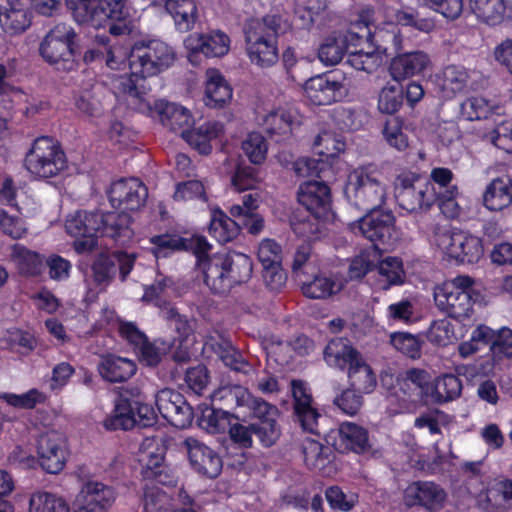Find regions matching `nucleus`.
I'll return each mask as SVG.
<instances>
[{
    "mask_svg": "<svg viewBox=\"0 0 512 512\" xmlns=\"http://www.w3.org/2000/svg\"><path fill=\"white\" fill-rule=\"evenodd\" d=\"M135 422L134 411L129 401L118 398L112 414L104 421V427L108 430H128L134 426Z\"/></svg>",
    "mask_w": 512,
    "mask_h": 512,
    "instance_id": "45",
    "label": "nucleus"
},
{
    "mask_svg": "<svg viewBox=\"0 0 512 512\" xmlns=\"http://www.w3.org/2000/svg\"><path fill=\"white\" fill-rule=\"evenodd\" d=\"M98 46L105 49L104 62L111 70H121L126 67L127 60H130L131 49L129 46L111 40L104 35H98L95 38Z\"/></svg>",
    "mask_w": 512,
    "mask_h": 512,
    "instance_id": "38",
    "label": "nucleus"
},
{
    "mask_svg": "<svg viewBox=\"0 0 512 512\" xmlns=\"http://www.w3.org/2000/svg\"><path fill=\"white\" fill-rule=\"evenodd\" d=\"M25 167L33 176L46 179L60 174L67 167V160L56 141L40 137L26 154Z\"/></svg>",
    "mask_w": 512,
    "mask_h": 512,
    "instance_id": "8",
    "label": "nucleus"
},
{
    "mask_svg": "<svg viewBox=\"0 0 512 512\" xmlns=\"http://www.w3.org/2000/svg\"><path fill=\"white\" fill-rule=\"evenodd\" d=\"M293 119L291 111L276 108L265 115L263 125L269 134L286 137L292 132Z\"/></svg>",
    "mask_w": 512,
    "mask_h": 512,
    "instance_id": "46",
    "label": "nucleus"
},
{
    "mask_svg": "<svg viewBox=\"0 0 512 512\" xmlns=\"http://www.w3.org/2000/svg\"><path fill=\"white\" fill-rule=\"evenodd\" d=\"M298 201L315 218H324L330 211L329 187L319 181H307L300 185Z\"/></svg>",
    "mask_w": 512,
    "mask_h": 512,
    "instance_id": "21",
    "label": "nucleus"
},
{
    "mask_svg": "<svg viewBox=\"0 0 512 512\" xmlns=\"http://www.w3.org/2000/svg\"><path fill=\"white\" fill-rule=\"evenodd\" d=\"M434 243L446 256L459 263L477 262L483 254L481 240L464 232H439L434 236Z\"/></svg>",
    "mask_w": 512,
    "mask_h": 512,
    "instance_id": "11",
    "label": "nucleus"
},
{
    "mask_svg": "<svg viewBox=\"0 0 512 512\" xmlns=\"http://www.w3.org/2000/svg\"><path fill=\"white\" fill-rule=\"evenodd\" d=\"M385 18L395 25L410 26L419 31L429 32L434 28V22L427 18H419L411 9L396 10L387 8Z\"/></svg>",
    "mask_w": 512,
    "mask_h": 512,
    "instance_id": "47",
    "label": "nucleus"
},
{
    "mask_svg": "<svg viewBox=\"0 0 512 512\" xmlns=\"http://www.w3.org/2000/svg\"><path fill=\"white\" fill-rule=\"evenodd\" d=\"M315 152L326 160L338 156L345 149V142L336 133L325 131L319 134L314 141Z\"/></svg>",
    "mask_w": 512,
    "mask_h": 512,
    "instance_id": "49",
    "label": "nucleus"
},
{
    "mask_svg": "<svg viewBox=\"0 0 512 512\" xmlns=\"http://www.w3.org/2000/svg\"><path fill=\"white\" fill-rule=\"evenodd\" d=\"M294 398V412L303 430L318 433V419L320 414L312 405V397L302 381L294 380L291 383Z\"/></svg>",
    "mask_w": 512,
    "mask_h": 512,
    "instance_id": "22",
    "label": "nucleus"
},
{
    "mask_svg": "<svg viewBox=\"0 0 512 512\" xmlns=\"http://www.w3.org/2000/svg\"><path fill=\"white\" fill-rule=\"evenodd\" d=\"M379 285L382 289H389L393 285H400L404 282L405 271L403 262L398 257H386L381 260L377 267Z\"/></svg>",
    "mask_w": 512,
    "mask_h": 512,
    "instance_id": "41",
    "label": "nucleus"
},
{
    "mask_svg": "<svg viewBox=\"0 0 512 512\" xmlns=\"http://www.w3.org/2000/svg\"><path fill=\"white\" fill-rule=\"evenodd\" d=\"M342 84L324 75L310 78L304 85L306 97L312 104L329 105L341 97Z\"/></svg>",
    "mask_w": 512,
    "mask_h": 512,
    "instance_id": "25",
    "label": "nucleus"
},
{
    "mask_svg": "<svg viewBox=\"0 0 512 512\" xmlns=\"http://www.w3.org/2000/svg\"><path fill=\"white\" fill-rule=\"evenodd\" d=\"M431 400L436 403H444L458 398L462 391L461 380L453 374H444L435 380L431 386Z\"/></svg>",
    "mask_w": 512,
    "mask_h": 512,
    "instance_id": "42",
    "label": "nucleus"
},
{
    "mask_svg": "<svg viewBox=\"0 0 512 512\" xmlns=\"http://www.w3.org/2000/svg\"><path fill=\"white\" fill-rule=\"evenodd\" d=\"M73 18L80 24H89L94 28L106 26V14L102 0H66Z\"/></svg>",
    "mask_w": 512,
    "mask_h": 512,
    "instance_id": "26",
    "label": "nucleus"
},
{
    "mask_svg": "<svg viewBox=\"0 0 512 512\" xmlns=\"http://www.w3.org/2000/svg\"><path fill=\"white\" fill-rule=\"evenodd\" d=\"M386 27L376 28L372 33V43L382 55L389 50L398 51L402 48V37L399 28L386 19Z\"/></svg>",
    "mask_w": 512,
    "mask_h": 512,
    "instance_id": "44",
    "label": "nucleus"
},
{
    "mask_svg": "<svg viewBox=\"0 0 512 512\" xmlns=\"http://www.w3.org/2000/svg\"><path fill=\"white\" fill-rule=\"evenodd\" d=\"M223 124L220 122H207L193 130H183L182 138L201 154L211 151L210 141L223 133Z\"/></svg>",
    "mask_w": 512,
    "mask_h": 512,
    "instance_id": "33",
    "label": "nucleus"
},
{
    "mask_svg": "<svg viewBox=\"0 0 512 512\" xmlns=\"http://www.w3.org/2000/svg\"><path fill=\"white\" fill-rule=\"evenodd\" d=\"M447 494L431 481L413 482L405 489L403 503L406 507L421 506L429 512H438L444 507Z\"/></svg>",
    "mask_w": 512,
    "mask_h": 512,
    "instance_id": "15",
    "label": "nucleus"
},
{
    "mask_svg": "<svg viewBox=\"0 0 512 512\" xmlns=\"http://www.w3.org/2000/svg\"><path fill=\"white\" fill-rule=\"evenodd\" d=\"M337 445L339 449L363 453L368 450L367 431L352 422H344L338 430Z\"/></svg>",
    "mask_w": 512,
    "mask_h": 512,
    "instance_id": "34",
    "label": "nucleus"
},
{
    "mask_svg": "<svg viewBox=\"0 0 512 512\" xmlns=\"http://www.w3.org/2000/svg\"><path fill=\"white\" fill-rule=\"evenodd\" d=\"M358 360L348 369L350 386L358 392L371 393L377 385L376 376L362 356Z\"/></svg>",
    "mask_w": 512,
    "mask_h": 512,
    "instance_id": "39",
    "label": "nucleus"
},
{
    "mask_svg": "<svg viewBox=\"0 0 512 512\" xmlns=\"http://www.w3.org/2000/svg\"><path fill=\"white\" fill-rule=\"evenodd\" d=\"M475 280L468 275H459L434 289L436 306L449 317L465 319L473 311Z\"/></svg>",
    "mask_w": 512,
    "mask_h": 512,
    "instance_id": "6",
    "label": "nucleus"
},
{
    "mask_svg": "<svg viewBox=\"0 0 512 512\" xmlns=\"http://www.w3.org/2000/svg\"><path fill=\"white\" fill-rule=\"evenodd\" d=\"M395 198L408 212L429 209L436 202L434 184L413 173H402L394 181Z\"/></svg>",
    "mask_w": 512,
    "mask_h": 512,
    "instance_id": "9",
    "label": "nucleus"
},
{
    "mask_svg": "<svg viewBox=\"0 0 512 512\" xmlns=\"http://www.w3.org/2000/svg\"><path fill=\"white\" fill-rule=\"evenodd\" d=\"M483 137L494 146L508 151L512 144V120H504L498 123Z\"/></svg>",
    "mask_w": 512,
    "mask_h": 512,
    "instance_id": "64",
    "label": "nucleus"
},
{
    "mask_svg": "<svg viewBox=\"0 0 512 512\" xmlns=\"http://www.w3.org/2000/svg\"><path fill=\"white\" fill-rule=\"evenodd\" d=\"M165 9L178 31L188 32L194 27L198 17L194 0H165Z\"/></svg>",
    "mask_w": 512,
    "mask_h": 512,
    "instance_id": "32",
    "label": "nucleus"
},
{
    "mask_svg": "<svg viewBox=\"0 0 512 512\" xmlns=\"http://www.w3.org/2000/svg\"><path fill=\"white\" fill-rule=\"evenodd\" d=\"M215 353L221 359V361L232 370L242 373H248L250 365L244 359L243 355L234 346L228 342L223 341L216 343L213 346Z\"/></svg>",
    "mask_w": 512,
    "mask_h": 512,
    "instance_id": "53",
    "label": "nucleus"
},
{
    "mask_svg": "<svg viewBox=\"0 0 512 512\" xmlns=\"http://www.w3.org/2000/svg\"><path fill=\"white\" fill-rule=\"evenodd\" d=\"M239 229L240 223L237 219L216 212L211 219L209 233L219 243H227L237 237Z\"/></svg>",
    "mask_w": 512,
    "mask_h": 512,
    "instance_id": "43",
    "label": "nucleus"
},
{
    "mask_svg": "<svg viewBox=\"0 0 512 512\" xmlns=\"http://www.w3.org/2000/svg\"><path fill=\"white\" fill-rule=\"evenodd\" d=\"M155 404L161 416L174 427L190 425L192 409L180 393L164 388L155 395Z\"/></svg>",
    "mask_w": 512,
    "mask_h": 512,
    "instance_id": "16",
    "label": "nucleus"
},
{
    "mask_svg": "<svg viewBox=\"0 0 512 512\" xmlns=\"http://www.w3.org/2000/svg\"><path fill=\"white\" fill-rule=\"evenodd\" d=\"M227 276L231 288L246 282L252 275V262L250 257L243 253L231 252L225 254Z\"/></svg>",
    "mask_w": 512,
    "mask_h": 512,
    "instance_id": "40",
    "label": "nucleus"
},
{
    "mask_svg": "<svg viewBox=\"0 0 512 512\" xmlns=\"http://www.w3.org/2000/svg\"><path fill=\"white\" fill-rule=\"evenodd\" d=\"M232 98V89L217 69L206 71L204 102L210 108H221Z\"/></svg>",
    "mask_w": 512,
    "mask_h": 512,
    "instance_id": "28",
    "label": "nucleus"
},
{
    "mask_svg": "<svg viewBox=\"0 0 512 512\" xmlns=\"http://www.w3.org/2000/svg\"><path fill=\"white\" fill-rule=\"evenodd\" d=\"M345 278L338 273L320 272L311 280L302 281V293L311 299H327L339 293L345 286Z\"/></svg>",
    "mask_w": 512,
    "mask_h": 512,
    "instance_id": "24",
    "label": "nucleus"
},
{
    "mask_svg": "<svg viewBox=\"0 0 512 512\" xmlns=\"http://www.w3.org/2000/svg\"><path fill=\"white\" fill-rule=\"evenodd\" d=\"M512 201V180L509 176L493 179L487 186L483 202L491 211H499L507 207Z\"/></svg>",
    "mask_w": 512,
    "mask_h": 512,
    "instance_id": "31",
    "label": "nucleus"
},
{
    "mask_svg": "<svg viewBox=\"0 0 512 512\" xmlns=\"http://www.w3.org/2000/svg\"><path fill=\"white\" fill-rule=\"evenodd\" d=\"M29 512H69V506L62 497L48 492H38L30 498Z\"/></svg>",
    "mask_w": 512,
    "mask_h": 512,
    "instance_id": "48",
    "label": "nucleus"
},
{
    "mask_svg": "<svg viewBox=\"0 0 512 512\" xmlns=\"http://www.w3.org/2000/svg\"><path fill=\"white\" fill-rule=\"evenodd\" d=\"M248 390L240 385H227L222 386L210 396L212 403H219L223 406L229 407L236 405L241 408L245 399H248Z\"/></svg>",
    "mask_w": 512,
    "mask_h": 512,
    "instance_id": "56",
    "label": "nucleus"
},
{
    "mask_svg": "<svg viewBox=\"0 0 512 512\" xmlns=\"http://www.w3.org/2000/svg\"><path fill=\"white\" fill-rule=\"evenodd\" d=\"M472 10L478 19L491 26L503 23L511 12L504 0H472Z\"/></svg>",
    "mask_w": 512,
    "mask_h": 512,
    "instance_id": "35",
    "label": "nucleus"
},
{
    "mask_svg": "<svg viewBox=\"0 0 512 512\" xmlns=\"http://www.w3.org/2000/svg\"><path fill=\"white\" fill-rule=\"evenodd\" d=\"M175 51L167 43L153 39L134 44L130 52V70L128 76L113 79L115 94L122 98L127 106L143 114H150L153 103L151 88L146 78L168 69L175 61Z\"/></svg>",
    "mask_w": 512,
    "mask_h": 512,
    "instance_id": "1",
    "label": "nucleus"
},
{
    "mask_svg": "<svg viewBox=\"0 0 512 512\" xmlns=\"http://www.w3.org/2000/svg\"><path fill=\"white\" fill-rule=\"evenodd\" d=\"M12 259L19 269L28 275H37L41 272L43 258L40 254L30 251L24 246L14 245L12 247Z\"/></svg>",
    "mask_w": 512,
    "mask_h": 512,
    "instance_id": "51",
    "label": "nucleus"
},
{
    "mask_svg": "<svg viewBox=\"0 0 512 512\" xmlns=\"http://www.w3.org/2000/svg\"><path fill=\"white\" fill-rule=\"evenodd\" d=\"M431 390L430 377L421 369H410L397 380V387L388 396L391 415L414 413L419 404L428 402Z\"/></svg>",
    "mask_w": 512,
    "mask_h": 512,
    "instance_id": "5",
    "label": "nucleus"
},
{
    "mask_svg": "<svg viewBox=\"0 0 512 512\" xmlns=\"http://www.w3.org/2000/svg\"><path fill=\"white\" fill-rule=\"evenodd\" d=\"M8 7L4 11L0 6V25L8 33L16 34L23 32L29 25L26 10L18 0H7Z\"/></svg>",
    "mask_w": 512,
    "mask_h": 512,
    "instance_id": "37",
    "label": "nucleus"
},
{
    "mask_svg": "<svg viewBox=\"0 0 512 512\" xmlns=\"http://www.w3.org/2000/svg\"><path fill=\"white\" fill-rule=\"evenodd\" d=\"M117 498L113 487L96 480L82 484L73 501V512H108Z\"/></svg>",
    "mask_w": 512,
    "mask_h": 512,
    "instance_id": "12",
    "label": "nucleus"
},
{
    "mask_svg": "<svg viewBox=\"0 0 512 512\" xmlns=\"http://www.w3.org/2000/svg\"><path fill=\"white\" fill-rule=\"evenodd\" d=\"M346 62L355 70L373 73L383 63V55L375 47L374 43H368L366 47L350 50Z\"/></svg>",
    "mask_w": 512,
    "mask_h": 512,
    "instance_id": "36",
    "label": "nucleus"
},
{
    "mask_svg": "<svg viewBox=\"0 0 512 512\" xmlns=\"http://www.w3.org/2000/svg\"><path fill=\"white\" fill-rule=\"evenodd\" d=\"M419 6L429 8L449 20L457 19L463 11V0H415Z\"/></svg>",
    "mask_w": 512,
    "mask_h": 512,
    "instance_id": "61",
    "label": "nucleus"
},
{
    "mask_svg": "<svg viewBox=\"0 0 512 512\" xmlns=\"http://www.w3.org/2000/svg\"><path fill=\"white\" fill-rule=\"evenodd\" d=\"M169 345L163 341L149 342L146 340L139 346L135 353L139 361L146 366H156L160 363L163 355L167 353Z\"/></svg>",
    "mask_w": 512,
    "mask_h": 512,
    "instance_id": "60",
    "label": "nucleus"
},
{
    "mask_svg": "<svg viewBox=\"0 0 512 512\" xmlns=\"http://www.w3.org/2000/svg\"><path fill=\"white\" fill-rule=\"evenodd\" d=\"M347 51L345 40L341 35L327 37L318 50V58L325 65H335L341 61Z\"/></svg>",
    "mask_w": 512,
    "mask_h": 512,
    "instance_id": "54",
    "label": "nucleus"
},
{
    "mask_svg": "<svg viewBox=\"0 0 512 512\" xmlns=\"http://www.w3.org/2000/svg\"><path fill=\"white\" fill-rule=\"evenodd\" d=\"M241 148L251 163L262 164L267 156L268 143L261 133L252 132L242 141Z\"/></svg>",
    "mask_w": 512,
    "mask_h": 512,
    "instance_id": "55",
    "label": "nucleus"
},
{
    "mask_svg": "<svg viewBox=\"0 0 512 512\" xmlns=\"http://www.w3.org/2000/svg\"><path fill=\"white\" fill-rule=\"evenodd\" d=\"M165 448L161 438H145L140 446L138 460L143 467V475L155 479L158 483L169 484L163 465Z\"/></svg>",
    "mask_w": 512,
    "mask_h": 512,
    "instance_id": "18",
    "label": "nucleus"
},
{
    "mask_svg": "<svg viewBox=\"0 0 512 512\" xmlns=\"http://www.w3.org/2000/svg\"><path fill=\"white\" fill-rule=\"evenodd\" d=\"M199 425L209 433L225 431L230 425V414L222 408L206 406L201 410Z\"/></svg>",
    "mask_w": 512,
    "mask_h": 512,
    "instance_id": "52",
    "label": "nucleus"
},
{
    "mask_svg": "<svg viewBox=\"0 0 512 512\" xmlns=\"http://www.w3.org/2000/svg\"><path fill=\"white\" fill-rule=\"evenodd\" d=\"M107 194L114 208L135 211L144 206L148 189L138 178H122L110 185Z\"/></svg>",
    "mask_w": 512,
    "mask_h": 512,
    "instance_id": "13",
    "label": "nucleus"
},
{
    "mask_svg": "<svg viewBox=\"0 0 512 512\" xmlns=\"http://www.w3.org/2000/svg\"><path fill=\"white\" fill-rule=\"evenodd\" d=\"M301 450L306 466L309 469H322L328 458L330 449L324 447L319 441L306 437L301 442Z\"/></svg>",
    "mask_w": 512,
    "mask_h": 512,
    "instance_id": "50",
    "label": "nucleus"
},
{
    "mask_svg": "<svg viewBox=\"0 0 512 512\" xmlns=\"http://www.w3.org/2000/svg\"><path fill=\"white\" fill-rule=\"evenodd\" d=\"M290 28L288 19L277 14L247 21L243 32L245 50L251 63L261 68L273 66L278 61L277 35Z\"/></svg>",
    "mask_w": 512,
    "mask_h": 512,
    "instance_id": "3",
    "label": "nucleus"
},
{
    "mask_svg": "<svg viewBox=\"0 0 512 512\" xmlns=\"http://www.w3.org/2000/svg\"><path fill=\"white\" fill-rule=\"evenodd\" d=\"M325 497L329 506L334 510L341 512L351 511L358 503V494L353 491H344L338 486L327 488Z\"/></svg>",
    "mask_w": 512,
    "mask_h": 512,
    "instance_id": "57",
    "label": "nucleus"
},
{
    "mask_svg": "<svg viewBox=\"0 0 512 512\" xmlns=\"http://www.w3.org/2000/svg\"><path fill=\"white\" fill-rule=\"evenodd\" d=\"M131 217L125 212H87L78 211L70 214L65 222L69 235L77 238L75 247L78 251L91 250L96 246V236L110 238L119 245L131 241L133 230Z\"/></svg>",
    "mask_w": 512,
    "mask_h": 512,
    "instance_id": "2",
    "label": "nucleus"
},
{
    "mask_svg": "<svg viewBox=\"0 0 512 512\" xmlns=\"http://www.w3.org/2000/svg\"><path fill=\"white\" fill-rule=\"evenodd\" d=\"M77 33L66 23L54 25L40 44L43 59L58 71L70 72L76 69L74 44Z\"/></svg>",
    "mask_w": 512,
    "mask_h": 512,
    "instance_id": "7",
    "label": "nucleus"
},
{
    "mask_svg": "<svg viewBox=\"0 0 512 512\" xmlns=\"http://www.w3.org/2000/svg\"><path fill=\"white\" fill-rule=\"evenodd\" d=\"M344 194L355 208L372 212L385 203L387 187L379 170L373 165H367L357 167L349 173Z\"/></svg>",
    "mask_w": 512,
    "mask_h": 512,
    "instance_id": "4",
    "label": "nucleus"
},
{
    "mask_svg": "<svg viewBox=\"0 0 512 512\" xmlns=\"http://www.w3.org/2000/svg\"><path fill=\"white\" fill-rule=\"evenodd\" d=\"M362 355L343 338L332 339L324 350V359L330 367L345 369L359 361Z\"/></svg>",
    "mask_w": 512,
    "mask_h": 512,
    "instance_id": "30",
    "label": "nucleus"
},
{
    "mask_svg": "<svg viewBox=\"0 0 512 512\" xmlns=\"http://www.w3.org/2000/svg\"><path fill=\"white\" fill-rule=\"evenodd\" d=\"M145 512H173L169 496L158 487H150L144 493Z\"/></svg>",
    "mask_w": 512,
    "mask_h": 512,
    "instance_id": "63",
    "label": "nucleus"
},
{
    "mask_svg": "<svg viewBox=\"0 0 512 512\" xmlns=\"http://www.w3.org/2000/svg\"><path fill=\"white\" fill-rule=\"evenodd\" d=\"M37 453L40 465L46 472H61L67 460L66 437L55 430L43 433L38 439Z\"/></svg>",
    "mask_w": 512,
    "mask_h": 512,
    "instance_id": "14",
    "label": "nucleus"
},
{
    "mask_svg": "<svg viewBox=\"0 0 512 512\" xmlns=\"http://www.w3.org/2000/svg\"><path fill=\"white\" fill-rule=\"evenodd\" d=\"M189 245L193 249L197 259V267L201 271L208 288L215 294L229 292L231 286L225 267V253L208 256L211 246L204 237L200 236L192 238Z\"/></svg>",
    "mask_w": 512,
    "mask_h": 512,
    "instance_id": "10",
    "label": "nucleus"
},
{
    "mask_svg": "<svg viewBox=\"0 0 512 512\" xmlns=\"http://www.w3.org/2000/svg\"><path fill=\"white\" fill-rule=\"evenodd\" d=\"M468 78V72L464 67L447 66L442 72V89L452 94L460 92L466 87Z\"/></svg>",
    "mask_w": 512,
    "mask_h": 512,
    "instance_id": "59",
    "label": "nucleus"
},
{
    "mask_svg": "<svg viewBox=\"0 0 512 512\" xmlns=\"http://www.w3.org/2000/svg\"><path fill=\"white\" fill-rule=\"evenodd\" d=\"M394 220L391 212H367L358 222L351 224V230L373 243H385L394 231Z\"/></svg>",
    "mask_w": 512,
    "mask_h": 512,
    "instance_id": "19",
    "label": "nucleus"
},
{
    "mask_svg": "<svg viewBox=\"0 0 512 512\" xmlns=\"http://www.w3.org/2000/svg\"><path fill=\"white\" fill-rule=\"evenodd\" d=\"M154 108L161 123L173 132H180L182 135V131L187 130L192 123L189 111L176 103L158 100L154 103Z\"/></svg>",
    "mask_w": 512,
    "mask_h": 512,
    "instance_id": "27",
    "label": "nucleus"
},
{
    "mask_svg": "<svg viewBox=\"0 0 512 512\" xmlns=\"http://www.w3.org/2000/svg\"><path fill=\"white\" fill-rule=\"evenodd\" d=\"M189 51L190 62H196V57L202 53L206 57H222L230 49V38L221 31H212L207 34H190L184 41Z\"/></svg>",
    "mask_w": 512,
    "mask_h": 512,
    "instance_id": "17",
    "label": "nucleus"
},
{
    "mask_svg": "<svg viewBox=\"0 0 512 512\" xmlns=\"http://www.w3.org/2000/svg\"><path fill=\"white\" fill-rule=\"evenodd\" d=\"M173 199L177 202H188L193 200L205 202L207 200V196L204 184L198 180H189L179 183L176 186Z\"/></svg>",
    "mask_w": 512,
    "mask_h": 512,
    "instance_id": "62",
    "label": "nucleus"
},
{
    "mask_svg": "<svg viewBox=\"0 0 512 512\" xmlns=\"http://www.w3.org/2000/svg\"><path fill=\"white\" fill-rule=\"evenodd\" d=\"M386 318L389 324L401 323L406 325L414 323L418 319L415 306L408 299H403L388 305Z\"/></svg>",
    "mask_w": 512,
    "mask_h": 512,
    "instance_id": "58",
    "label": "nucleus"
},
{
    "mask_svg": "<svg viewBox=\"0 0 512 512\" xmlns=\"http://www.w3.org/2000/svg\"><path fill=\"white\" fill-rule=\"evenodd\" d=\"M192 468L199 474L210 478L216 477L222 469L220 457L204 443L193 437H188L183 442Z\"/></svg>",
    "mask_w": 512,
    "mask_h": 512,
    "instance_id": "20",
    "label": "nucleus"
},
{
    "mask_svg": "<svg viewBox=\"0 0 512 512\" xmlns=\"http://www.w3.org/2000/svg\"><path fill=\"white\" fill-rule=\"evenodd\" d=\"M429 65L430 58L425 52H405L398 54L391 60L389 72L395 81H403L420 75Z\"/></svg>",
    "mask_w": 512,
    "mask_h": 512,
    "instance_id": "23",
    "label": "nucleus"
},
{
    "mask_svg": "<svg viewBox=\"0 0 512 512\" xmlns=\"http://www.w3.org/2000/svg\"><path fill=\"white\" fill-rule=\"evenodd\" d=\"M98 372L108 382H124L135 374L136 364L128 358L106 355L98 364Z\"/></svg>",
    "mask_w": 512,
    "mask_h": 512,
    "instance_id": "29",
    "label": "nucleus"
}]
</instances>
